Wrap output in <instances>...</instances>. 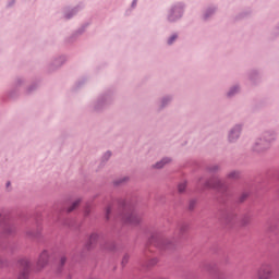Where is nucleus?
<instances>
[{
    "label": "nucleus",
    "mask_w": 279,
    "mask_h": 279,
    "mask_svg": "<svg viewBox=\"0 0 279 279\" xmlns=\"http://www.w3.org/2000/svg\"><path fill=\"white\" fill-rule=\"evenodd\" d=\"M274 276L271 264H263L257 270L258 279H270Z\"/></svg>",
    "instance_id": "f257e3e1"
},
{
    "label": "nucleus",
    "mask_w": 279,
    "mask_h": 279,
    "mask_svg": "<svg viewBox=\"0 0 279 279\" xmlns=\"http://www.w3.org/2000/svg\"><path fill=\"white\" fill-rule=\"evenodd\" d=\"M23 270L17 279H27L29 274V262L27 259L22 260Z\"/></svg>",
    "instance_id": "7ed1b4c3"
},
{
    "label": "nucleus",
    "mask_w": 279,
    "mask_h": 279,
    "mask_svg": "<svg viewBox=\"0 0 279 279\" xmlns=\"http://www.w3.org/2000/svg\"><path fill=\"white\" fill-rule=\"evenodd\" d=\"M80 206V201H75L72 206L68 209V213H73Z\"/></svg>",
    "instance_id": "0eeeda50"
},
{
    "label": "nucleus",
    "mask_w": 279,
    "mask_h": 279,
    "mask_svg": "<svg viewBox=\"0 0 279 279\" xmlns=\"http://www.w3.org/2000/svg\"><path fill=\"white\" fill-rule=\"evenodd\" d=\"M255 150H256V151H263V147H262V146H259V147L256 146V147H255Z\"/></svg>",
    "instance_id": "ddd939ff"
},
{
    "label": "nucleus",
    "mask_w": 279,
    "mask_h": 279,
    "mask_svg": "<svg viewBox=\"0 0 279 279\" xmlns=\"http://www.w3.org/2000/svg\"><path fill=\"white\" fill-rule=\"evenodd\" d=\"M128 223H137L138 218H136V215L132 214L130 217L126 218Z\"/></svg>",
    "instance_id": "20e7f679"
},
{
    "label": "nucleus",
    "mask_w": 279,
    "mask_h": 279,
    "mask_svg": "<svg viewBox=\"0 0 279 279\" xmlns=\"http://www.w3.org/2000/svg\"><path fill=\"white\" fill-rule=\"evenodd\" d=\"M66 263V257L61 258V265H64Z\"/></svg>",
    "instance_id": "4468645a"
},
{
    "label": "nucleus",
    "mask_w": 279,
    "mask_h": 279,
    "mask_svg": "<svg viewBox=\"0 0 279 279\" xmlns=\"http://www.w3.org/2000/svg\"><path fill=\"white\" fill-rule=\"evenodd\" d=\"M232 95V92L229 93V96Z\"/></svg>",
    "instance_id": "a211bd4d"
},
{
    "label": "nucleus",
    "mask_w": 279,
    "mask_h": 279,
    "mask_svg": "<svg viewBox=\"0 0 279 279\" xmlns=\"http://www.w3.org/2000/svg\"><path fill=\"white\" fill-rule=\"evenodd\" d=\"M49 263V252L44 251L38 258L37 262V267H39V269H43V267H46V265Z\"/></svg>",
    "instance_id": "f03ea898"
},
{
    "label": "nucleus",
    "mask_w": 279,
    "mask_h": 279,
    "mask_svg": "<svg viewBox=\"0 0 279 279\" xmlns=\"http://www.w3.org/2000/svg\"><path fill=\"white\" fill-rule=\"evenodd\" d=\"M128 256H124L122 263H128Z\"/></svg>",
    "instance_id": "2eb2a0df"
},
{
    "label": "nucleus",
    "mask_w": 279,
    "mask_h": 279,
    "mask_svg": "<svg viewBox=\"0 0 279 279\" xmlns=\"http://www.w3.org/2000/svg\"><path fill=\"white\" fill-rule=\"evenodd\" d=\"M7 186H10V183H7Z\"/></svg>",
    "instance_id": "6ab92c4d"
},
{
    "label": "nucleus",
    "mask_w": 279,
    "mask_h": 279,
    "mask_svg": "<svg viewBox=\"0 0 279 279\" xmlns=\"http://www.w3.org/2000/svg\"><path fill=\"white\" fill-rule=\"evenodd\" d=\"M239 133H240L239 130L231 131V133L229 135L230 141H234L235 138H239Z\"/></svg>",
    "instance_id": "39448f33"
},
{
    "label": "nucleus",
    "mask_w": 279,
    "mask_h": 279,
    "mask_svg": "<svg viewBox=\"0 0 279 279\" xmlns=\"http://www.w3.org/2000/svg\"><path fill=\"white\" fill-rule=\"evenodd\" d=\"M107 215H110V208H107Z\"/></svg>",
    "instance_id": "dca6fc26"
},
{
    "label": "nucleus",
    "mask_w": 279,
    "mask_h": 279,
    "mask_svg": "<svg viewBox=\"0 0 279 279\" xmlns=\"http://www.w3.org/2000/svg\"><path fill=\"white\" fill-rule=\"evenodd\" d=\"M238 177H239V174L236 172H231L229 174V178H238Z\"/></svg>",
    "instance_id": "f8f14e48"
},
{
    "label": "nucleus",
    "mask_w": 279,
    "mask_h": 279,
    "mask_svg": "<svg viewBox=\"0 0 279 279\" xmlns=\"http://www.w3.org/2000/svg\"><path fill=\"white\" fill-rule=\"evenodd\" d=\"M106 156H108V158H110V153H107Z\"/></svg>",
    "instance_id": "f3484780"
},
{
    "label": "nucleus",
    "mask_w": 279,
    "mask_h": 279,
    "mask_svg": "<svg viewBox=\"0 0 279 279\" xmlns=\"http://www.w3.org/2000/svg\"><path fill=\"white\" fill-rule=\"evenodd\" d=\"M97 239H99V235L96 234V233H93L90 236H89V243L93 244L97 241Z\"/></svg>",
    "instance_id": "1a4fd4ad"
},
{
    "label": "nucleus",
    "mask_w": 279,
    "mask_h": 279,
    "mask_svg": "<svg viewBox=\"0 0 279 279\" xmlns=\"http://www.w3.org/2000/svg\"><path fill=\"white\" fill-rule=\"evenodd\" d=\"M178 38L177 35H173L172 37H170V39L168 40V45H173V40H175Z\"/></svg>",
    "instance_id": "9d476101"
},
{
    "label": "nucleus",
    "mask_w": 279,
    "mask_h": 279,
    "mask_svg": "<svg viewBox=\"0 0 279 279\" xmlns=\"http://www.w3.org/2000/svg\"><path fill=\"white\" fill-rule=\"evenodd\" d=\"M170 21H173V19L170 17Z\"/></svg>",
    "instance_id": "aec40b11"
},
{
    "label": "nucleus",
    "mask_w": 279,
    "mask_h": 279,
    "mask_svg": "<svg viewBox=\"0 0 279 279\" xmlns=\"http://www.w3.org/2000/svg\"><path fill=\"white\" fill-rule=\"evenodd\" d=\"M178 191L179 193H184V191H186V183H180L178 186Z\"/></svg>",
    "instance_id": "6e6552de"
},
{
    "label": "nucleus",
    "mask_w": 279,
    "mask_h": 279,
    "mask_svg": "<svg viewBox=\"0 0 279 279\" xmlns=\"http://www.w3.org/2000/svg\"><path fill=\"white\" fill-rule=\"evenodd\" d=\"M214 189H219L221 186V181H217L215 185H211Z\"/></svg>",
    "instance_id": "9b49d317"
},
{
    "label": "nucleus",
    "mask_w": 279,
    "mask_h": 279,
    "mask_svg": "<svg viewBox=\"0 0 279 279\" xmlns=\"http://www.w3.org/2000/svg\"><path fill=\"white\" fill-rule=\"evenodd\" d=\"M167 162H169V159H162L160 162L156 163V169H162Z\"/></svg>",
    "instance_id": "423d86ee"
}]
</instances>
